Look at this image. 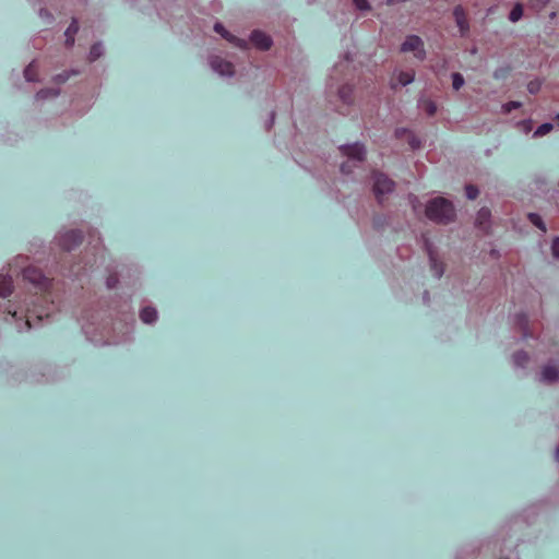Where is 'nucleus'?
<instances>
[{
    "instance_id": "1",
    "label": "nucleus",
    "mask_w": 559,
    "mask_h": 559,
    "mask_svg": "<svg viewBox=\"0 0 559 559\" xmlns=\"http://www.w3.org/2000/svg\"><path fill=\"white\" fill-rule=\"evenodd\" d=\"M425 215L428 219L447 225L456 217L454 205L443 197H436L429 200L425 207Z\"/></svg>"
},
{
    "instance_id": "2",
    "label": "nucleus",
    "mask_w": 559,
    "mask_h": 559,
    "mask_svg": "<svg viewBox=\"0 0 559 559\" xmlns=\"http://www.w3.org/2000/svg\"><path fill=\"white\" fill-rule=\"evenodd\" d=\"M373 185L372 191L379 203H382L383 197L390 194L395 189V182L389 178L385 174L373 173L372 175Z\"/></svg>"
},
{
    "instance_id": "3",
    "label": "nucleus",
    "mask_w": 559,
    "mask_h": 559,
    "mask_svg": "<svg viewBox=\"0 0 559 559\" xmlns=\"http://www.w3.org/2000/svg\"><path fill=\"white\" fill-rule=\"evenodd\" d=\"M75 73V71H63L62 73L57 74L53 78V87L41 88L37 92V97L41 99H48L58 96L60 94L61 85L66 83L69 80V78Z\"/></svg>"
},
{
    "instance_id": "4",
    "label": "nucleus",
    "mask_w": 559,
    "mask_h": 559,
    "mask_svg": "<svg viewBox=\"0 0 559 559\" xmlns=\"http://www.w3.org/2000/svg\"><path fill=\"white\" fill-rule=\"evenodd\" d=\"M401 51L407 52L413 51L415 57L419 60H424L426 51L424 49V43L419 36L409 35L401 46Z\"/></svg>"
},
{
    "instance_id": "5",
    "label": "nucleus",
    "mask_w": 559,
    "mask_h": 559,
    "mask_svg": "<svg viewBox=\"0 0 559 559\" xmlns=\"http://www.w3.org/2000/svg\"><path fill=\"white\" fill-rule=\"evenodd\" d=\"M210 67L222 76H233L235 74V66L221 56H212L209 60Z\"/></svg>"
},
{
    "instance_id": "6",
    "label": "nucleus",
    "mask_w": 559,
    "mask_h": 559,
    "mask_svg": "<svg viewBox=\"0 0 559 559\" xmlns=\"http://www.w3.org/2000/svg\"><path fill=\"white\" fill-rule=\"evenodd\" d=\"M250 43L261 51H267L273 45L271 36L260 29H254L249 36Z\"/></svg>"
},
{
    "instance_id": "7",
    "label": "nucleus",
    "mask_w": 559,
    "mask_h": 559,
    "mask_svg": "<svg viewBox=\"0 0 559 559\" xmlns=\"http://www.w3.org/2000/svg\"><path fill=\"white\" fill-rule=\"evenodd\" d=\"M343 155L357 162H364L366 157L365 146L360 143L347 144L340 147Z\"/></svg>"
},
{
    "instance_id": "8",
    "label": "nucleus",
    "mask_w": 559,
    "mask_h": 559,
    "mask_svg": "<svg viewBox=\"0 0 559 559\" xmlns=\"http://www.w3.org/2000/svg\"><path fill=\"white\" fill-rule=\"evenodd\" d=\"M455 23L462 36H465L469 31V22L467 14L462 5H456L453 10Z\"/></svg>"
},
{
    "instance_id": "9",
    "label": "nucleus",
    "mask_w": 559,
    "mask_h": 559,
    "mask_svg": "<svg viewBox=\"0 0 559 559\" xmlns=\"http://www.w3.org/2000/svg\"><path fill=\"white\" fill-rule=\"evenodd\" d=\"M475 225L485 234L489 233L491 226V212L487 207H481L477 214L475 219Z\"/></svg>"
},
{
    "instance_id": "10",
    "label": "nucleus",
    "mask_w": 559,
    "mask_h": 559,
    "mask_svg": "<svg viewBox=\"0 0 559 559\" xmlns=\"http://www.w3.org/2000/svg\"><path fill=\"white\" fill-rule=\"evenodd\" d=\"M81 241L82 235L76 230L68 231L61 237V246L66 250H71L74 246L81 243Z\"/></svg>"
},
{
    "instance_id": "11",
    "label": "nucleus",
    "mask_w": 559,
    "mask_h": 559,
    "mask_svg": "<svg viewBox=\"0 0 559 559\" xmlns=\"http://www.w3.org/2000/svg\"><path fill=\"white\" fill-rule=\"evenodd\" d=\"M79 29H80L79 21L75 17H73L70 25L68 26V28L64 32L67 47H69V48L73 47V45L75 43V36L79 33Z\"/></svg>"
},
{
    "instance_id": "12",
    "label": "nucleus",
    "mask_w": 559,
    "mask_h": 559,
    "mask_svg": "<svg viewBox=\"0 0 559 559\" xmlns=\"http://www.w3.org/2000/svg\"><path fill=\"white\" fill-rule=\"evenodd\" d=\"M542 379L545 382L554 383L559 380V369L554 365H546L542 370Z\"/></svg>"
},
{
    "instance_id": "13",
    "label": "nucleus",
    "mask_w": 559,
    "mask_h": 559,
    "mask_svg": "<svg viewBox=\"0 0 559 559\" xmlns=\"http://www.w3.org/2000/svg\"><path fill=\"white\" fill-rule=\"evenodd\" d=\"M415 79V71L414 70H408V71H400L397 73V76H396V80L397 82H391V87L392 88H396L397 85H407L409 83H412Z\"/></svg>"
},
{
    "instance_id": "14",
    "label": "nucleus",
    "mask_w": 559,
    "mask_h": 559,
    "mask_svg": "<svg viewBox=\"0 0 559 559\" xmlns=\"http://www.w3.org/2000/svg\"><path fill=\"white\" fill-rule=\"evenodd\" d=\"M140 318L144 323H154L157 320V311L154 307H144L140 312Z\"/></svg>"
},
{
    "instance_id": "15",
    "label": "nucleus",
    "mask_w": 559,
    "mask_h": 559,
    "mask_svg": "<svg viewBox=\"0 0 559 559\" xmlns=\"http://www.w3.org/2000/svg\"><path fill=\"white\" fill-rule=\"evenodd\" d=\"M12 293V280L8 275L0 274V297H7Z\"/></svg>"
},
{
    "instance_id": "16",
    "label": "nucleus",
    "mask_w": 559,
    "mask_h": 559,
    "mask_svg": "<svg viewBox=\"0 0 559 559\" xmlns=\"http://www.w3.org/2000/svg\"><path fill=\"white\" fill-rule=\"evenodd\" d=\"M214 31L229 43L236 44L238 41V39L230 34L221 22H216L214 24Z\"/></svg>"
},
{
    "instance_id": "17",
    "label": "nucleus",
    "mask_w": 559,
    "mask_h": 559,
    "mask_svg": "<svg viewBox=\"0 0 559 559\" xmlns=\"http://www.w3.org/2000/svg\"><path fill=\"white\" fill-rule=\"evenodd\" d=\"M523 16V5L522 3H515L512 8V10L510 11L509 13V20L512 22V23H516L518 21H520Z\"/></svg>"
},
{
    "instance_id": "18",
    "label": "nucleus",
    "mask_w": 559,
    "mask_h": 559,
    "mask_svg": "<svg viewBox=\"0 0 559 559\" xmlns=\"http://www.w3.org/2000/svg\"><path fill=\"white\" fill-rule=\"evenodd\" d=\"M419 107L430 117L437 112V104L432 99L423 100Z\"/></svg>"
},
{
    "instance_id": "19",
    "label": "nucleus",
    "mask_w": 559,
    "mask_h": 559,
    "mask_svg": "<svg viewBox=\"0 0 559 559\" xmlns=\"http://www.w3.org/2000/svg\"><path fill=\"white\" fill-rule=\"evenodd\" d=\"M353 92L354 91L352 86L343 85L338 91V95L344 103L348 104L353 100Z\"/></svg>"
},
{
    "instance_id": "20",
    "label": "nucleus",
    "mask_w": 559,
    "mask_h": 559,
    "mask_svg": "<svg viewBox=\"0 0 559 559\" xmlns=\"http://www.w3.org/2000/svg\"><path fill=\"white\" fill-rule=\"evenodd\" d=\"M549 2L550 0H530L528 7L535 12H540Z\"/></svg>"
},
{
    "instance_id": "21",
    "label": "nucleus",
    "mask_w": 559,
    "mask_h": 559,
    "mask_svg": "<svg viewBox=\"0 0 559 559\" xmlns=\"http://www.w3.org/2000/svg\"><path fill=\"white\" fill-rule=\"evenodd\" d=\"M528 219L530 222L535 225L536 227H538L539 229H542L543 231H546V226L542 219V217L536 214V213H530L528 214Z\"/></svg>"
},
{
    "instance_id": "22",
    "label": "nucleus",
    "mask_w": 559,
    "mask_h": 559,
    "mask_svg": "<svg viewBox=\"0 0 559 559\" xmlns=\"http://www.w3.org/2000/svg\"><path fill=\"white\" fill-rule=\"evenodd\" d=\"M552 124L551 123H543L540 124L534 132V136L535 138H539V136H544L546 135L547 133H549L551 130H552Z\"/></svg>"
},
{
    "instance_id": "23",
    "label": "nucleus",
    "mask_w": 559,
    "mask_h": 559,
    "mask_svg": "<svg viewBox=\"0 0 559 559\" xmlns=\"http://www.w3.org/2000/svg\"><path fill=\"white\" fill-rule=\"evenodd\" d=\"M479 194V190L476 186L474 185H466L465 186V195L467 197V199L469 200H475Z\"/></svg>"
},
{
    "instance_id": "24",
    "label": "nucleus",
    "mask_w": 559,
    "mask_h": 559,
    "mask_svg": "<svg viewBox=\"0 0 559 559\" xmlns=\"http://www.w3.org/2000/svg\"><path fill=\"white\" fill-rule=\"evenodd\" d=\"M452 85L455 91H459L464 85V78L461 73L455 72L452 74Z\"/></svg>"
},
{
    "instance_id": "25",
    "label": "nucleus",
    "mask_w": 559,
    "mask_h": 559,
    "mask_svg": "<svg viewBox=\"0 0 559 559\" xmlns=\"http://www.w3.org/2000/svg\"><path fill=\"white\" fill-rule=\"evenodd\" d=\"M33 67H34V61H31L28 63V66L26 67V69L24 70V76L27 82L35 81V73H34Z\"/></svg>"
},
{
    "instance_id": "26",
    "label": "nucleus",
    "mask_w": 559,
    "mask_h": 559,
    "mask_svg": "<svg viewBox=\"0 0 559 559\" xmlns=\"http://www.w3.org/2000/svg\"><path fill=\"white\" fill-rule=\"evenodd\" d=\"M119 283V276L117 273H111L108 275L106 280V285L108 288H115Z\"/></svg>"
},
{
    "instance_id": "27",
    "label": "nucleus",
    "mask_w": 559,
    "mask_h": 559,
    "mask_svg": "<svg viewBox=\"0 0 559 559\" xmlns=\"http://www.w3.org/2000/svg\"><path fill=\"white\" fill-rule=\"evenodd\" d=\"M521 107V103L519 102H508L502 106V109L506 114L511 112L514 109H518Z\"/></svg>"
},
{
    "instance_id": "28",
    "label": "nucleus",
    "mask_w": 559,
    "mask_h": 559,
    "mask_svg": "<svg viewBox=\"0 0 559 559\" xmlns=\"http://www.w3.org/2000/svg\"><path fill=\"white\" fill-rule=\"evenodd\" d=\"M23 276H24V278L29 281L31 283L35 282V271L33 269H31V267H26L23 271Z\"/></svg>"
},
{
    "instance_id": "29",
    "label": "nucleus",
    "mask_w": 559,
    "mask_h": 559,
    "mask_svg": "<svg viewBox=\"0 0 559 559\" xmlns=\"http://www.w3.org/2000/svg\"><path fill=\"white\" fill-rule=\"evenodd\" d=\"M353 3L359 10H368V9H370L368 0H353Z\"/></svg>"
},
{
    "instance_id": "30",
    "label": "nucleus",
    "mask_w": 559,
    "mask_h": 559,
    "mask_svg": "<svg viewBox=\"0 0 559 559\" xmlns=\"http://www.w3.org/2000/svg\"><path fill=\"white\" fill-rule=\"evenodd\" d=\"M551 252H552V255L557 259H559V237H556L554 240H552V243H551Z\"/></svg>"
},
{
    "instance_id": "31",
    "label": "nucleus",
    "mask_w": 559,
    "mask_h": 559,
    "mask_svg": "<svg viewBox=\"0 0 559 559\" xmlns=\"http://www.w3.org/2000/svg\"><path fill=\"white\" fill-rule=\"evenodd\" d=\"M91 59L92 60H95L97 57L100 56V45H94L92 48H91Z\"/></svg>"
},
{
    "instance_id": "32",
    "label": "nucleus",
    "mask_w": 559,
    "mask_h": 559,
    "mask_svg": "<svg viewBox=\"0 0 559 559\" xmlns=\"http://www.w3.org/2000/svg\"><path fill=\"white\" fill-rule=\"evenodd\" d=\"M527 88L531 93H536L540 88V83L537 81L530 82Z\"/></svg>"
},
{
    "instance_id": "33",
    "label": "nucleus",
    "mask_w": 559,
    "mask_h": 559,
    "mask_svg": "<svg viewBox=\"0 0 559 559\" xmlns=\"http://www.w3.org/2000/svg\"><path fill=\"white\" fill-rule=\"evenodd\" d=\"M406 134L412 135V133L407 129H396L395 130V136L396 138H403Z\"/></svg>"
},
{
    "instance_id": "34",
    "label": "nucleus",
    "mask_w": 559,
    "mask_h": 559,
    "mask_svg": "<svg viewBox=\"0 0 559 559\" xmlns=\"http://www.w3.org/2000/svg\"><path fill=\"white\" fill-rule=\"evenodd\" d=\"M411 145L416 148L419 146V141H417L413 135H412V140L409 141Z\"/></svg>"
},
{
    "instance_id": "35",
    "label": "nucleus",
    "mask_w": 559,
    "mask_h": 559,
    "mask_svg": "<svg viewBox=\"0 0 559 559\" xmlns=\"http://www.w3.org/2000/svg\"><path fill=\"white\" fill-rule=\"evenodd\" d=\"M36 285H37V289L39 288V286L41 285V281L40 278L37 276V282H36Z\"/></svg>"
},
{
    "instance_id": "36",
    "label": "nucleus",
    "mask_w": 559,
    "mask_h": 559,
    "mask_svg": "<svg viewBox=\"0 0 559 559\" xmlns=\"http://www.w3.org/2000/svg\"><path fill=\"white\" fill-rule=\"evenodd\" d=\"M25 325L27 326V329H31L29 320H27V321L25 322Z\"/></svg>"
},
{
    "instance_id": "37",
    "label": "nucleus",
    "mask_w": 559,
    "mask_h": 559,
    "mask_svg": "<svg viewBox=\"0 0 559 559\" xmlns=\"http://www.w3.org/2000/svg\"><path fill=\"white\" fill-rule=\"evenodd\" d=\"M559 122V114L555 118Z\"/></svg>"
}]
</instances>
